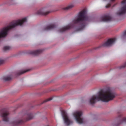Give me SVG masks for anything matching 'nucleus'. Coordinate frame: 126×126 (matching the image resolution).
<instances>
[{"mask_svg":"<svg viewBox=\"0 0 126 126\" xmlns=\"http://www.w3.org/2000/svg\"><path fill=\"white\" fill-rule=\"evenodd\" d=\"M51 12V11H46L45 8L43 9L42 10H38L36 12V14L38 15H42L44 16L47 15Z\"/></svg>","mask_w":126,"mask_h":126,"instance_id":"obj_10","label":"nucleus"},{"mask_svg":"<svg viewBox=\"0 0 126 126\" xmlns=\"http://www.w3.org/2000/svg\"><path fill=\"white\" fill-rule=\"evenodd\" d=\"M15 27V20L10 22L9 25L2 29L0 32V38L5 36L7 34L8 31Z\"/></svg>","mask_w":126,"mask_h":126,"instance_id":"obj_4","label":"nucleus"},{"mask_svg":"<svg viewBox=\"0 0 126 126\" xmlns=\"http://www.w3.org/2000/svg\"><path fill=\"white\" fill-rule=\"evenodd\" d=\"M2 79L5 81H8L11 80L12 78L10 76H7L3 77Z\"/></svg>","mask_w":126,"mask_h":126,"instance_id":"obj_15","label":"nucleus"},{"mask_svg":"<svg viewBox=\"0 0 126 126\" xmlns=\"http://www.w3.org/2000/svg\"><path fill=\"white\" fill-rule=\"evenodd\" d=\"M115 0H111V1H112V2H113Z\"/></svg>","mask_w":126,"mask_h":126,"instance_id":"obj_24","label":"nucleus"},{"mask_svg":"<svg viewBox=\"0 0 126 126\" xmlns=\"http://www.w3.org/2000/svg\"><path fill=\"white\" fill-rule=\"evenodd\" d=\"M52 97L50 98L47 99H46L44 101L43 103H44L47 102L48 101H50V100H52Z\"/></svg>","mask_w":126,"mask_h":126,"instance_id":"obj_19","label":"nucleus"},{"mask_svg":"<svg viewBox=\"0 0 126 126\" xmlns=\"http://www.w3.org/2000/svg\"><path fill=\"white\" fill-rule=\"evenodd\" d=\"M11 48V47L9 46H6L4 47L3 48V50L5 51H6L9 50Z\"/></svg>","mask_w":126,"mask_h":126,"instance_id":"obj_18","label":"nucleus"},{"mask_svg":"<svg viewBox=\"0 0 126 126\" xmlns=\"http://www.w3.org/2000/svg\"><path fill=\"white\" fill-rule=\"evenodd\" d=\"M122 3L124 6L121 8L120 11L117 13V15H121L126 13V0H123Z\"/></svg>","mask_w":126,"mask_h":126,"instance_id":"obj_9","label":"nucleus"},{"mask_svg":"<svg viewBox=\"0 0 126 126\" xmlns=\"http://www.w3.org/2000/svg\"><path fill=\"white\" fill-rule=\"evenodd\" d=\"M115 94L110 89L104 91L101 90L97 94L92 96L90 101L91 104H94L97 101L100 100L103 101L107 102L113 99L115 97Z\"/></svg>","mask_w":126,"mask_h":126,"instance_id":"obj_2","label":"nucleus"},{"mask_svg":"<svg viewBox=\"0 0 126 126\" xmlns=\"http://www.w3.org/2000/svg\"><path fill=\"white\" fill-rule=\"evenodd\" d=\"M42 52V50L39 49L36 50H30L28 51V54L34 56L40 54Z\"/></svg>","mask_w":126,"mask_h":126,"instance_id":"obj_11","label":"nucleus"},{"mask_svg":"<svg viewBox=\"0 0 126 126\" xmlns=\"http://www.w3.org/2000/svg\"><path fill=\"white\" fill-rule=\"evenodd\" d=\"M123 37H125L126 36V30L123 33Z\"/></svg>","mask_w":126,"mask_h":126,"instance_id":"obj_22","label":"nucleus"},{"mask_svg":"<svg viewBox=\"0 0 126 126\" xmlns=\"http://www.w3.org/2000/svg\"><path fill=\"white\" fill-rule=\"evenodd\" d=\"M126 66V62L124 64L121 66L119 67V68L121 69L122 68H125Z\"/></svg>","mask_w":126,"mask_h":126,"instance_id":"obj_20","label":"nucleus"},{"mask_svg":"<svg viewBox=\"0 0 126 126\" xmlns=\"http://www.w3.org/2000/svg\"><path fill=\"white\" fill-rule=\"evenodd\" d=\"M115 5H113V7L114 6H115Z\"/></svg>","mask_w":126,"mask_h":126,"instance_id":"obj_26","label":"nucleus"},{"mask_svg":"<svg viewBox=\"0 0 126 126\" xmlns=\"http://www.w3.org/2000/svg\"><path fill=\"white\" fill-rule=\"evenodd\" d=\"M30 70V69H27V70H21V71H18V73H17V74L18 75H21L22 74H23L24 73H25L28 71H29Z\"/></svg>","mask_w":126,"mask_h":126,"instance_id":"obj_16","label":"nucleus"},{"mask_svg":"<svg viewBox=\"0 0 126 126\" xmlns=\"http://www.w3.org/2000/svg\"><path fill=\"white\" fill-rule=\"evenodd\" d=\"M111 6V4H107L106 6V8H108L110 7Z\"/></svg>","mask_w":126,"mask_h":126,"instance_id":"obj_21","label":"nucleus"},{"mask_svg":"<svg viewBox=\"0 0 126 126\" xmlns=\"http://www.w3.org/2000/svg\"><path fill=\"white\" fill-rule=\"evenodd\" d=\"M119 117H120L121 116V114H119Z\"/></svg>","mask_w":126,"mask_h":126,"instance_id":"obj_25","label":"nucleus"},{"mask_svg":"<svg viewBox=\"0 0 126 126\" xmlns=\"http://www.w3.org/2000/svg\"><path fill=\"white\" fill-rule=\"evenodd\" d=\"M4 62V61L0 59V64L3 63Z\"/></svg>","mask_w":126,"mask_h":126,"instance_id":"obj_23","label":"nucleus"},{"mask_svg":"<svg viewBox=\"0 0 126 126\" xmlns=\"http://www.w3.org/2000/svg\"><path fill=\"white\" fill-rule=\"evenodd\" d=\"M33 116L32 114L30 113H27L24 115L23 120H19L18 119H15L11 122V124L14 126H16L19 124H22L24 122L30 120L32 118Z\"/></svg>","mask_w":126,"mask_h":126,"instance_id":"obj_3","label":"nucleus"},{"mask_svg":"<svg viewBox=\"0 0 126 126\" xmlns=\"http://www.w3.org/2000/svg\"><path fill=\"white\" fill-rule=\"evenodd\" d=\"M89 20V18L86 15V11L83 10L79 12L77 18L73 20L72 23L60 29L58 31L62 32L72 28H77V31L81 30L85 27V21Z\"/></svg>","mask_w":126,"mask_h":126,"instance_id":"obj_1","label":"nucleus"},{"mask_svg":"<svg viewBox=\"0 0 126 126\" xmlns=\"http://www.w3.org/2000/svg\"><path fill=\"white\" fill-rule=\"evenodd\" d=\"M0 114L3 117V121L6 122L8 121V116L9 114L8 111L4 109H2L0 110Z\"/></svg>","mask_w":126,"mask_h":126,"instance_id":"obj_7","label":"nucleus"},{"mask_svg":"<svg viewBox=\"0 0 126 126\" xmlns=\"http://www.w3.org/2000/svg\"><path fill=\"white\" fill-rule=\"evenodd\" d=\"M74 6L73 4H71L64 8V9L66 10H68L71 9Z\"/></svg>","mask_w":126,"mask_h":126,"instance_id":"obj_17","label":"nucleus"},{"mask_svg":"<svg viewBox=\"0 0 126 126\" xmlns=\"http://www.w3.org/2000/svg\"><path fill=\"white\" fill-rule=\"evenodd\" d=\"M82 112L81 111H77L73 113L77 122L79 124H81L83 122V119L81 118Z\"/></svg>","mask_w":126,"mask_h":126,"instance_id":"obj_6","label":"nucleus"},{"mask_svg":"<svg viewBox=\"0 0 126 126\" xmlns=\"http://www.w3.org/2000/svg\"><path fill=\"white\" fill-rule=\"evenodd\" d=\"M124 123H126V118H124L121 120L119 122L116 124H114V126H118L119 125Z\"/></svg>","mask_w":126,"mask_h":126,"instance_id":"obj_14","label":"nucleus"},{"mask_svg":"<svg viewBox=\"0 0 126 126\" xmlns=\"http://www.w3.org/2000/svg\"><path fill=\"white\" fill-rule=\"evenodd\" d=\"M112 18L110 16L106 15L102 16L101 17V21L107 22L110 21Z\"/></svg>","mask_w":126,"mask_h":126,"instance_id":"obj_12","label":"nucleus"},{"mask_svg":"<svg viewBox=\"0 0 126 126\" xmlns=\"http://www.w3.org/2000/svg\"><path fill=\"white\" fill-rule=\"evenodd\" d=\"M61 112L65 124L67 126H68L70 124L73 123L72 121L70 120L69 117L65 111L62 110L61 111Z\"/></svg>","mask_w":126,"mask_h":126,"instance_id":"obj_5","label":"nucleus"},{"mask_svg":"<svg viewBox=\"0 0 126 126\" xmlns=\"http://www.w3.org/2000/svg\"><path fill=\"white\" fill-rule=\"evenodd\" d=\"M56 27V26L54 24H52L48 25L44 29V30H49L55 28Z\"/></svg>","mask_w":126,"mask_h":126,"instance_id":"obj_13","label":"nucleus"},{"mask_svg":"<svg viewBox=\"0 0 126 126\" xmlns=\"http://www.w3.org/2000/svg\"><path fill=\"white\" fill-rule=\"evenodd\" d=\"M116 40L115 38L109 39L107 41L103 44L101 46L98 47L96 48L101 47H108L113 44Z\"/></svg>","mask_w":126,"mask_h":126,"instance_id":"obj_8","label":"nucleus"}]
</instances>
